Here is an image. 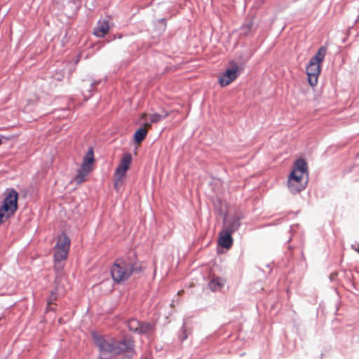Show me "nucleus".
<instances>
[{
    "label": "nucleus",
    "mask_w": 359,
    "mask_h": 359,
    "mask_svg": "<svg viewBox=\"0 0 359 359\" xmlns=\"http://www.w3.org/2000/svg\"><path fill=\"white\" fill-rule=\"evenodd\" d=\"M354 250L359 253V244L357 246L353 248Z\"/></svg>",
    "instance_id": "obj_26"
},
{
    "label": "nucleus",
    "mask_w": 359,
    "mask_h": 359,
    "mask_svg": "<svg viewBox=\"0 0 359 359\" xmlns=\"http://www.w3.org/2000/svg\"><path fill=\"white\" fill-rule=\"evenodd\" d=\"M218 243L222 247L227 249L229 248L233 243V238L230 232L227 233L223 230L221 231L219 233Z\"/></svg>",
    "instance_id": "obj_10"
},
{
    "label": "nucleus",
    "mask_w": 359,
    "mask_h": 359,
    "mask_svg": "<svg viewBox=\"0 0 359 359\" xmlns=\"http://www.w3.org/2000/svg\"><path fill=\"white\" fill-rule=\"evenodd\" d=\"M93 337L96 346L99 348L102 358L106 353L119 354L123 352H129L134 346V341L130 339L117 342L112 338H106L95 333L93 334Z\"/></svg>",
    "instance_id": "obj_1"
},
{
    "label": "nucleus",
    "mask_w": 359,
    "mask_h": 359,
    "mask_svg": "<svg viewBox=\"0 0 359 359\" xmlns=\"http://www.w3.org/2000/svg\"><path fill=\"white\" fill-rule=\"evenodd\" d=\"M239 226V220L238 219H233L224 222V228L222 230L227 233L230 232V233L232 234L238 229Z\"/></svg>",
    "instance_id": "obj_13"
},
{
    "label": "nucleus",
    "mask_w": 359,
    "mask_h": 359,
    "mask_svg": "<svg viewBox=\"0 0 359 359\" xmlns=\"http://www.w3.org/2000/svg\"><path fill=\"white\" fill-rule=\"evenodd\" d=\"M109 32V21L106 20H98L96 26L93 29V34L99 38H103Z\"/></svg>",
    "instance_id": "obj_7"
},
{
    "label": "nucleus",
    "mask_w": 359,
    "mask_h": 359,
    "mask_svg": "<svg viewBox=\"0 0 359 359\" xmlns=\"http://www.w3.org/2000/svg\"><path fill=\"white\" fill-rule=\"evenodd\" d=\"M69 247L70 239L65 233H62L57 237V241L55 246V249L63 250L65 251L69 252Z\"/></svg>",
    "instance_id": "obj_8"
},
{
    "label": "nucleus",
    "mask_w": 359,
    "mask_h": 359,
    "mask_svg": "<svg viewBox=\"0 0 359 359\" xmlns=\"http://www.w3.org/2000/svg\"><path fill=\"white\" fill-rule=\"evenodd\" d=\"M146 116H147V114L146 113H143L142 114V116H141V118L144 119L146 118Z\"/></svg>",
    "instance_id": "obj_27"
},
{
    "label": "nucleus",
    "mask_w": 359,
    "mask_h": 359,
    "mask_svg": "<svg viewBox=\"0 0 359 359\" xmlns=\"http://www.w3.org/2000/svg\"><path fill=\"white\" fill-rule=\"evenodd\" d=\"M94 161L93 150V149H90L83 158L81 169L90 172L92 170V165Z\"/></svg>",
    "instance_id": "obj_9"
},
{
    "label": "nucleus",
    "mask_w": 359,
    "mask_h": 359,
    "mask_svg": "<svg viewBox=\"0 0 359 359\" xmlns=\"http://www.w3.org/2000/svg\"><path fill=\"white\" fill-rule=\"evenodd\" d=\"M293 170H299V172H297V177H302V178H307V164L303 159H298L295 162V166Z\"/></svg>",
    "instance_id": "obj_11"
},
{
    "label": "nucleus",
    "mask_w": 359,
    "mask_h": 359,
    "mask_svg": "<svg viewBox=\"0 0 359 359\" xmlns=\"http://www.w3.org/2000/svg\"><path fill=\"white\" fill-rule=\"evenodd\" d=\"M114 189L116 191H119L120 189L122 188V187L124 184V177L125 176H119V175H115L114 174Z\"/></svg>",
    "instance_id": "obj_19"
},
{
    "label": "nucleus",
    "mask_w": 359,
    "mask_h": 359,
    "mask_svg": "<svg viewBox=\"0 0 359 359\" xmlns=\"http://www.w3.org/2000/svg\"><path fill=\"white\" fill-rule=\"evenodd\" d=\"M132 164V155L130 153L124 154L121 161L116 168L115 175L126 176L127 171L130 169Z\"/></svg>",
    "instance_id": "obj_6"
},
{
    "label": "nucleus",
    "mask_w": 359,
    "mask_h": 359,
    "mask_svg": "<svg viewBox=\"0 0 359 359\" xmlns=\"http://www.w3.org/2000/svg\"><path fill=\"white\" fill-rule=\"evenodd\" d=\"M187 335H184V337L182 338V340L187 339Z\"/></svg>",
    "instance_id": "obj_28"
},
{
    "label": "nucleus",
    "mask_w": 359,
    "mask_h": 359,
    "mask_svg": "<svg viewBox=\"0 0 359 359\" xmlns=\"http://www.w3.org/2000/svg\"><path fill=\"white\" fill-rule=\"evenodd\" d=\"M147 131L146 128H138L134 134V141L137 144H140L146 137Z\"/></svg>",
    "instance_id": "obj_17"
},
{
    "label": "nucleus",
    "mask_w": 359,
    "mask_h": 359,
    "mask_svg": "<svg viewBox=\"0 0 359 359\" xmlns=\"http://www.w3.org/2000/svg\"><path fill=\"white\" fill-rule=\"evenodd\" d=\"M154 330V325L146 322H140L137 333L147 334Z\"/></svg>",
    "instance_id": "obj_18"
},
{
    "label": "nucleus",
    "mask_w": 359,
    "mask_h": 359,
    "mask_svg": "<svg viewBox=\"0 0 359 359\" xmlns=\"http://www.w3.org/2000/svg\"><path fill=\"white\" fill-rule=\"evenodd\" d=\"M88 173H89L88 172L84 171L83 170L80 169L78 171V173L74 178L75 182L78 184H81L82 182H83L86 180V176Z\"/></svg>",
    "instance_id": "obj_22"
},
{
    "label": "nucleus",
    "mask_w": 359,
    "mask_h": 359,
    "mask_svg": "<svg viewBox=\"0 0 359 359\" xmlns=\"http://www.w3.org/2000/svg\"><path fill=\"white\" fill-rule=\"evenodd\" d=\"M230 67L226 69L225 72L219 76L218 82L222 87L229 86L231 83L234 81L241 72V68L238 65L234 62L231 61Z\"/></svg>",
    "instance_id": "obj_4"
},
{
    "label": "nucleus",
    "mask_w": 359,
    "mask_h": 359,
    "mask_svg": "<svg viewBox=\"0 0 359 359\" xmlns=\"http://www.w3.org/2000/svg\"><path fill=\"white\" fill-rule=\"evenodd\" d=\"M68 252H69L63 250L55 249L54 260L55 262V268L56 269H62V266H60V262L67 259Z\"/></svg>",
    "instance_id": "obj_12"
},
{
    "label": "nucleus",
    "mask_w": 359,
    "mask_h": 359,
    "mask_svg": "<svg viewBox=\"0 0 359 359\" xmlns=\"http://www.w3.org/2000/svg\"><path fill=\"white\" fill-rule=\"evenodd\" d=\"M135 271V264L123 259H116L111 268L113 280L121 283L128 279Z\"/></svg>",
    "instance_id": "obj_2"
},
{
    "label": "nucleus",
    "mask_w": 359,
    "mask_h": 359,
    "mask_svg": "<svg viewBox=\"0 0 359 359\" xmlns=\"http://www.w3.org/2000/svg\"><path fill=\"white\" fill-rule=\"evenodd\" d=\"M327 53V48L325 46H321L316 54L311 59V60L321 64L324 60L325 56Z\"/></svg>",
    "instance_id": "obj_15"
},
{
    "label": "nucleus",
    "mask_w": 359,
    "mask_h": 359,
    "mask_svg": "<svg viewBox=\"0 0 359 359\" xmlns=\"http://www.w3.org/2000/svg\"><path fill=\"white\" fill-rule=\"evenodd\" d=\"M306 74L309 84L311 86H316L318 83V76L320 74V64L310 60L306 67Z\"/></svg>",
    "instance_id": "obj_5"
},
{
    "label": "nucleus",
    "mask_w": 359,
    "mask_h": 359,
    "mask_svg": "<svg viewBox=\"0 0 359 359\" xmlns=\"http://www.w3.org/2000/svg\"><path fill=\"white\" fill-rule=\"evenodd\" d=\"M305 183L298 182H291L288 180V187L290 191L293 194L299 193L305 187Z\"/></svg>",
    "instance_id": "obj_16"
},
{
    "label": "nucleus",
    "mask_w": 359,
    "mask_h": 359,
    "mask_svg": "<svg viewBox=\"0 0 359 359\" xmlns=\"http://www.w3.org/2000/svg\"><path fill=\"white\" fill-rule=\"evenodd\" d=\"M140 322L136 319H130L128 321V327L130 330L137 332L140 327Z\"/></svg>",
    "instance_id": "obj_21"
},
{
    "label": "nucleus",
    "mask_w": 359,
    "mask_h": 359,
    "mask_svg": "<svg viewBox=\"0 0 359 359\" xmlns=\"http://www.w3.org/2000/svg\"><path fill=\"white\" fill-rule=\"evenodd\" d=\"M299 170H292L289 176L288 180L291 182H298L301 183H306V179L302 178V177H297L296 173L299 172Z\"/></svg>",
    "instance_id": "obj_20"
},
{
    "label": "nucleus",
    "mask_w": 359,
    "mask_h": 359,
    "mask_svg": "<svg viewBox=\"0 0 359 359\" xmlns=\"http://www.w3.org/2000/svg\"><path fill=\"white\" fill-rule=\"evenodd\" d=\"M168 116V113H167V112H165L163 114H153L150 116L151 123H158L162 119L166 118Z\"/></svg>",
    "instance_id": "obj_23"
},
{
    "label": "nucleus",
    "mask_w": 359,
    "mask_h": 359,
    "mask_svg": "<svg viewBox=\"0 0 359 359\" xmlns=\"http://www.w3.org/2000/svg\"><path fill=\"white\" fill-rule=\"evenodd\" d=\"M226 280L221 278H213L209 283L210 288L212 291L219 290L224 286Z\"/></svg>",
    "instance_id": "obj_14"
},
{
    "label": "nucleus",
    "mask_w": 359,
    "mask_h": 359,
    "mask_svg": "<svg viewBox=\"0 0 359 359\" xmlns=\"http://www.w3.org/2000/svg\"><path fill=\"white\" fill-rule=\"evenodd\" d=\"M141 128H146L147 131L148 132V130L151 128V124L149 123H146L144 124V126Z\"/></svg>",
    "instance_id": "obj_25"
},
{
    "label": "nucleus",
    "mask_w": 359,
    "mask_h": 359,
    "mask_svg": "<svg viewBox=\"0 0 359 359\" xmlns=\"http://www.w3.org/2000/svg\"><path fill=\"white\" fill-rule=\"evenodd\" d=\"M18 194L15 190L10 191L3 205L0 207V224L14 215L18 209Z\"/></svg>",
    "instance_id": "obj_3"
},
{
    "label": "nucleus",
    "mask_w": 359,
    "mask_h": 359,
    "mask_svg": "<svg viewBox=\"0 0 359 359\" xmlns=\"http://www.w3.org/2000/svg\"><path fill=\"white\" fill-rule=\"evenodd\" d=\"M57 299V295L55 292H52L48 298V304L50 306L53 304L54 302Z\"/></svg>",
    "instance_id": "obj_24"
}]
</instances>
